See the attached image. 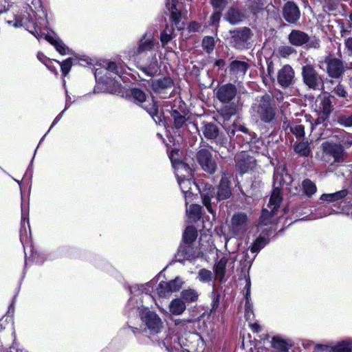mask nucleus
I'll return each mask as SVG.
<instances>
[{"label":"nucleus","mask_w":352,"mask_h":352,"mask_svg":"<svg viewBox=\"0 0 352 352\" xmlns=\"http://www.w3.org/2000/svg\"><path fill=\"white\" fill-rule=\"evenodd\" d=\"M147 98L146 93L139 87H131L126 91V100L145 110L157 124L166 127L168 119L165 117L162 110L160 111L158 102L153 96H151L150 100Z\"/></svg>","instance_id":"1"},{"label":"nucleus","mask_w":352,"mask_h":352,"mask_svg":"<svg viewBox=\"0 0 352 352\" xmlns=\"http://www.w3.org/2000/svg\"><path fill=\"white\" fill-rule=\"evenodd\" d=\"M238 94L236 86L232 82L219 85L215 91L216 98L222 104L217 110L224 120H229L238 111V104L233 102Z\"/></svg>","instance_id":"2"},{"label":"nucleus","mask_w":352,"mask_h":352,"mask_svg":"<svg viewBox=\"0 0 352 352\" xmlns=\"http://www.w3.org/2000/svg\"><path fill=\"white\" fill-rule=\"evenodd\" d=\"M110 72L120 76V68L115 61H109L105 68L96 69L94 74L98 85L102 84L104 86V91L119 94L122 92V86L114 78L108 76Z\"/></svg>","instance_id":"3"},{"label":"nucleus","mask_w":352,"mask_h":352,"mask_svg":"<svg viewBox=\"0 0 352 352\" xmlns=\"http://www.w3.org/2000/svg\"><path fill=\"white\" fill-rule=\"evenodd\" d=\"M253 116L262 123L272 124L276 121V107L272 96L265 94L252 104Z\"/></svg>","instance_id":"4"},{"label":"nucleus","mask_w":352,"mask_h":352,"mask_svg":"<svg viewBox=\"0 0 352 352\" xmlns=\"http://www.w3.org/2000/svg\"><path fill=\"white\" fill-rule=\"evenodd\" d=\"M230 44L239 50H248L250 47V40L254 36L252 30L248 27L236 28L229 31Z\"/></svg>","instance_id":"5"},{"label":"nucleus","mask_w":352,"mask_h":352,"mask_svg":"<svg viewBox=\"0 0 352 352\" xmlns=\"http://www.w3.org/2000/svg\"><path fill=\"white\" fill-rule=\"evenodd\" d=\"M301 74L302 81L309 89L312 90H322L324 89L322 78L313 65L307 64L302 66Z\"/></svg>","instance_id":"6"},{"label":"nucleus","mask_w":352,"mask_h":352,"mask_svg":"<svg viewBox=\"0 0 352 352\" xmlns=\"http://www.w3.org/2000/svg\"><path fill=\"white\" fill-rule=\"evenodd\" d=\"M148 84L152 91L162 98H166L170 96L168 91L175 87L173 79L169 76H164L159 78H151Z\"/></svg>","instance_id":"7"},{"label":"nucleus","mask_w":352,"mask_h":352,"mask_svg":"<svg viewBox=\"0 0 352 352\" xmlns=\"http://www.w3.org/2000/svg\"><path fill=\"white\" fill-rule=\"evenodd\" d=\"M202 133L207 140H214L220 146L226 147L228 140L226 135L220 131L219 127L214 122H202Z\"/></svg>","instance_id":"8"},{"label":"nucleus","mask_w":352,"mask_h":352,"mask_svg":"<svg viewBox=\"0 0 352 352\" xmlns=\"http://www.w3.org/2000/svg\"><path fill=\"white\" fill-rule=\"evenodd\" d=\"M196 160L201 169L209 175H213L217 164L212 157V153L207 148H201L196 153Z\"/></svg>","instance_id":"9"},{"label":"nucleus","mask_w":352,"mask_h":352,"mask_svg":"<svg viewBox=\"0 0 352 352\" xmlns=\"http://www.w3.org/2000/svg\"><path fill=\"white\" fill-rule=\"evenodd\" d=\"M301 12L299 6L294 1H286L281 10V16L284 21L289 24L296 25L299 23Z\"/></svg>","instance_id":"10"},{"label":"nucleus","mask_w":352,"mask_h":352,"mask_svg":"<svg viewBox=\"0 0 352 352\" xmlns=\"http://www.w3.org/2000/svg\"><path fill=\"white\" fill-rule=\"evenodd\" d=\"M323 63L326 65V72L332 78H340L345 72L342 60L329 54L325 56Z\"/></svg>","instance_id":"11"},{"label":"nucleus","mask_w":352,"mask_h":352,"mask_svg":"<svg viewBox=\"0 0 352 352\" xmlns=\"http://www.w3.org/2000/svg\"><path fill=\"white\" fill-rule=\"evenodd\" d=\"M183 284L184 281L179 276L169 281L162 280L158 284L156 292L159 298H168L173 293L179 291Z\"/></svg>","instance_id":"12"},{"label":"nucleus","mask_w":352,"mask_h":352,"mask_svg":"<svg viewBox=\"0 0 352 352\" xmlns=\"http://www.w3.org/2000/svg\"><path fill=\"white\" fill-rule=\"evenodd\" d=\"M199 257V252L195 244L181 242L175 254V261L184 263L185 261H194Z\"/></svg>","instance_id":"13"},{"label":"nucleus","mask_w":352,"mask_h":352,"mask_svg":"<svg viewBox=\"0 0 352 352\" xmlns=\"http://www.w3.org/2000/svg\"><path fill=\"white\" fill-rule=\"evenodd\" d=\"M141 319L152 335L159 333L163 327L161 318L153 311L146 309V311L141 314Z\"/></svg>","instance_id":"14"},{"label":"nucleus","mask_w":352,"mask_h":352,"mask_svg":"<svg viewBox=\"0 0 352 352\" xmlns=\"http://www.w3.org/2000/svg\"><path fill=\"white\" fill-rule=\"evenodd\" d=\"M333 96L329 92H324L320 97V112L316 123L320 124L327 121L333 111Z\"/></svg>","instance_id":"15"},{"label":"nucleus","mask_w":352,"mask_h":352,"mask_svg":"<svg viewBox=\"0 0 352 352\" xmlns=\"http://www.w3.org/2000/svg\"><path fill=\"white\" fill-rule=\"evenodd\" d=\"M154 45L153 35L151 32H146L139 40L137 47L129 50V54L131 57H137L143 53L153 50Z\"/></svg>","instance_id":"16"},{"label":"nucleus","mask_w":352,"mask_h":352,"mask_svg":"<svg viewBox=\"0 0 352 352\" xmlns=\"http://www.w3.org/2000/svg\"><path fill=\"white\" fill-rule=\"evenodd\" d=\"M322 145L324 155L333 157V163H341L344 161L345 151L342 144L325 142Z\"/></svg>","instance_id":"17"},{"label":"nucleus","mask_w":352,"mask_h":352,"mask_svg":"<svg viewBox=\"0 0 352 352\" xmlns=\"http://www.w3.org/2000/svg\"><path fill=\"white\" fill-rule=\"evenodd\" d=\"M295 72L289 65H283L277 74V82L280 87L285 89L295 83Z\"/></svg>","instance_id":"18"},{"label":"nucleus","mask_w":352,"mask_h":352,"mask_svg":"<svg viewBox=\"0 0 352 352\" xmlns=\"http://www.w3.org/2000/svg\"><path fill=\"white\" fill-rule=\"evenodd\" d=\"M136 67L140 71L151 78L158 75L161 72L160 65L155 56L151 57L148 63L145 64L138 63Z\"/></svg>","instance_id":"19"},{"label":"nucleus","mask_w":352,"mask_h":352,"mask_svg":"<svg viewBox=\"0 0 352 352\" xmlns=\"http://www.w3.org/2000/svg\"><path fill=\"white\" fill-rule=\"evenodd\" d=\"M216 188L210 184H206L203 191L201 192V197L202 199V204L206 207L207 211L214 215L215 211L212 206V199H216Z\"/></svg>","instance_id":"20"},{"label":"nucleus","mask_w":352,"mask_h":352,"mask_svg":"<svg viewBox=\"0 0 352 352\" xmlns=\"http://www.w3.org/2000/svg\"><path fill=\"white\" fill-rule=\"evenodd\" d=\"M256 166V160L248 155L243 154L236 160V170L241 175L248 173Z\"/></svg>","instance_id":"21"},{"label":"nucleus","mask_w":352,"mask_h":352,"mask_svg":"<svg viewBox=\"0 0 352 352\" xmlns=\"http://www.w3.org/2000/svg\"><path fill=\"white\" fill-rule=\"evenodd\" d=\"M216 193L217 203L228 199L231 197L232 190L230 182L227 178L222 177L221 179L220 182L216 188Z\"/></svg>","instance_id":"22"},{"label":"nucleus","mask_w":352,"mask_h":352,"mask_svg":"<svg viewBox=\"0 0 352 352\" xmlns=\"http://www.w3.org/2000/svg\"><path fill=\"white\" fill-rule=\"evenodd\" d=\"M289 43L296 47L302 46L310 41L309 34L300 30H292L288 35Z\"/></svg>","instance_id":"23"},{"label":"nucleus","mask_w":352,"mask_h":352,"mask_svg":"<svg viewBox=\"0 0 352 352\" xmlns=\"http://www.w3.org/2000/svg\"><path fill=\"white\" fill-rule=\"evenodd\" d=\"M173 167L175 170L177 178L194 177L195 168L184 161L177 162Z\"/></svg>","instance_id":"24"},{"label":"nucleus","mask_w":352,"mask_h":352,"mask_svg":"<svg viewBox=\"0 0 352 352\" xmlns=\"http://www.w3.org/2000/svg\"><path fill=\"white\" fill-rule=\"evenodd\" d=\"M228 67L229 72L232 75H245L250 65L245 61L234 60L230 62Z\"/></svg>","instance_id":"25"},{"label":"nucleus","mask_w":352,"mask_h":352,"mask_svg":"<svg viewBox=\"0 0 352 352\" xmlns=\"http://www.w3.org/2000/svg\"><path fill=\"white\" fill-rule=\"evenodd\" d=\"M169 112L173 120L172 129L177 131L179 130L187 121L186 115H182L177 109H175L174 107H171Z\"/></svg>","instance_id":"26"},{"label":"nucleus","mask_w":352,"mask_h":352,"mask_svg":"<svg viewBox=\"0 0 352 352\" xmlns=\"http://www.w3.org/2000/svg\"><path fill=\"white\" fill-rule=\"evenodd\" d=\"M244 16L243 13L239 9L230 8L226 12V19L231 25H236L241 22Z\"/></svg>","instance_id":"27"},{"label":"nucleus","mask_w":352,"mask_h":352,"mask_svg":"<svg viewBox=\"0 0 352 352\" xmlns=\"http://www.w3.org/2000/svg\"><path fill=\"white\" fill-rule=\"evenodd\" d=\"M168 308L172 315L179 316L185 311L186 305H185V302L182 299L175 298L170 301Z\"/></svg>","instance_id":"28"},{"label":"nucleus","mask_w":352,"mask_h":352,"mask_svg":"<svg viewBox=\"0 0 352 352\" xmlns=\"http://www.w3.org/2000/svg\"><path fill=\"white\" fill-rule=\"evenodd\" d=\"M198 233L194 226H188L183 232L182 241L185 244H195Z\"/></svg>","instance_id":"29"},{"label":"nucleus","mask_w":352,"mask_h":352,"mask_svg":"<svg viewBox=\"0 0 352 352\" xmlns=\"http://www.w3.org/2000/svg\"><path fill=\"white\" fill-rule=\"evenodd\" d=\"M347 195L348 190L343 189L333 193H324L320 196V199L327 203H332L344 199Z\"/></svg>","instance_id":"30"},{"label":"nucleus","mask_w":352,"mask_h":352,"mask_svg":"<svg viewBox=\"0 0 352 352\" xmlns=\"http://www.w3.org/2000/svg\"><path fill=\"white\" fill-rule=\"evenodd\" d=\"M227 263L228 258L225 256H223L214 265V272L217 277L219 279L220 282H222L225 278Z\"/></svg>","instance_id":"31"},{"label":"nucleus","mask_w":352,"mask_h":352,"mask_svg":"<svg viewBox=\"0 0 352 352\" xmlns=\"http://www.w3.org/2000/svg\"><path fill=\"white\" fill-rule=\"evenodd\" d=\"M179 187L185 197L190 196L192 192V185H196L194 177L177 178Z\"/></svg>","instance_id":"32"},{"label":"nucleus","mask_w":352,"mask_h":352,"mask_svg":"<svg viewBox=\"0 0 352 352\" xmlns=\"http://www.w3.org/2000/svg\"><path fill=\"white\" fill-rule=\"evenodd\" d=\"M177 0H171L170 3H168V8L170 12V19L176 26L180 23L182 19V12L177 8Z\"/></svg>","instance_id":"33"},{"label":"nucleus","mask_w":352,"mask_h":352,"mask_svg":"<svg viewBox=\"0 0 352 352\" xmlns=\"http://www.w3.org/2000/svg\"><path fill=\"white\" fill-rule=\"evenodd\" d=\"M294 152L300 157H307L311 153V150L308 141H300L295 143L294 146Z\"/></svg>","instance_id":"34"},{"label":"nucleus","mask_w":352,"mask_h":352,"mask_svg":"<svg viewBox=\"0 0 352 352\" xmlns=\"http://www.w3.org/2000/svg\"><path fill=\"white\" fill-rule=\"evenodd\" d=\"M248 221L247 214L244 212L235 213L231 219V225L234 230H239Z\"/></svg>","instance_id":"35"},{"label":"nucleus","mask_w":352,"mask_h":352,"mask_svg":"<svg viewBox=\"0 0 352 352\" xmlns=\"http://www.w3.org/2000/svg\"><path fill=\"white\" fill-rule=\"evenodd\" d=\"M198 298V292L194 289L188 288L182 291L179 298L182 299L186 305L197 302Z\"/></svg>","instance_id":"36"},{"label":"nucleus","mask_w":352,"mask_h":352,"mask_svg":"<svg viewBox=\"0 0 352 352\" xmlns=\"http://www.w3.org/2000/svg\"><path fill=\"white\" fill-rule=\"evenodd\" d=\"M283 200V197L280 193V190L278 188H275L273 189L272 193L270 198L268 207L272 208L274 210L278 211L280 208V205Z\"/></svg>","instance_id":"37"},{"label":"nucleus","mask_w":352,"mask_h":352,"mask_svg":"<svg viewBox=\"0 0 352 352\" xmlns=\"http://www.w3.org/2000/svg\"><path fill=\"white\" fill-rule=\"evenodd\" d=\"M301 186L304 195L309 198H311L317 191L316 184L308 178L302 180Z\"/></svg>","instance_id":"38"},{"label":"nucleus","mask_w":352,"mask_h":352,"mask_svg":"<svg viewBox=\"0 0 352 352\" xmlns=\"http://www.w3.org/2000/svg\"><path fill=\"white\" fill-rule=\"evenodd\" d=\"M271 346L272 348L281 352H288L289 349V346L287 342L283 339L280 336H275L272 337Z\"/></svg>","instance_id":"39"},{"label":"nucleus","mask_w":352,"mask_h":352,"mask_svg":"<svg viewBox=\"0 0 352 352\" xmlns=\"http://www.w3.org/2000/svg\"><path fill=\"white\" fill-rule=\"evenodd\" d=\"M265 0H250L249 11L254 16L263 12L265 8Z\"/></svg>","instance_id":"40"},{"label":"nucleus","mask_w":352,"mask_h":352,"mask_svg":"<svg viewBox=\"0 0 352 352\" xmlns=\"http://www.w3.org/2000/svg\"><path fill=\"white\" fill-rule=\"evenodd\" d=\"M216 45V41L212 36H204L201 41V47L208 54H211Z\"/></svg>","instance_id":"41"},{"label":"nucleus","mask_w":352,"mask_h":352,"mask_svg":"<svg viewBox=\"0 0 352 352\" xmlns=\"http://www.w3.org/2000/svg\"><path fill=\"white\" fill-rule=\"evenodd\" d=\"M37 58L51 72L54 73L55 75L58 74V70L53 63L54 60L49 58L42 52H38Z\"/></svg>","instance_id":"42"},{"label":"nucleus","mask_w":352,"mask_h":352,"mask_svg":"<svg viewBox=\"0 0 352 352\" xmlns=\"http://www.w3.org/2000/svg\"><path fill=\"white\" fill-rule=\"evenodd\" d=\"M174 28L166 25L165 29L161 32L160 41L162 46L167 45L173 38Z\"/></svg>","instance_id":"43"},{"label":"nucleus","mask_w":352,"mask_h":352,"mask_svg":"<svg viewBox=\"0 0 352 352\" xmlns=\"http://www.w3.org/2000/svg\"><path fill=\"white\" fill-rule=\"evenodd\" d=\"M212 12L208 20V25L217 29L219 26L221 18L222 16V11L223 9L217 8Z\"/></svg>","instance_id":"44"},{"label":"nucleus","mask_w":352,"mask_h":352,"mask_svg":"<svg viewBox=\"0 0 352 352\" xmlns=\"http://www.w3.org/2000/svg\"><path fill=\"white\" fill-rule=\"evenodd\" d=\"M277 211L274 210L272 208H271V210L263 208L261 210V214L259 219V221L263 225H267L270 223L272 218L276 214Z\"/></svg>","instance_id":"45"},{"label":"nucleus","mask_w":352,"mask_h":352,"mask_svg":"<svg viewBox=\"0 0 352 352\" xmlns=\"http://www.w3.org/2000/svg\"><path fill=\"white\" fill-rule=\"evenodd\" d=\"M54 62L60 65L62 76L63 77H65L69 74L73 65V58L71 57L66 58L62 62H60L57 60H54Z\"/></svg>","instance_id":"46"},{"label":"nucleus","mask_w":352,"mask_h":352,"mask_svg":"<svg viewBox=\"0 0 352 352\" xmlns=\"http://www.w3.org/2000/svg\"><path fill=\"white\" fill-rule=\"evenodd\" d=\"M288 128L289 129L290 132L293 133L296 138H301L305 137V126L302 124H289L287 129Z\"/></svg>","instance_id":"47"},{"label":"nucleus","mask_w":352,"mask_h":352,"mask_svg":"<svg viewBox=\"0 0 352 352\" xmlns=\"http://www.w3.org/2000/svg\"><path fill=\"white\" fill-rule=\"evenodd\" d=\"M333 352H352V341H342L332 348Z\"/></svg>","instance_id":"48"},{"label":"nucleus","mask_w":352,"mask_h":352,"mask_svg":"<svg viewBox=\"0 0 352 352\" xmlns=\"http://www.w3.org/2000/svg\"><path fill=\"white\" fill-rule=\"evenodd\" d=\"M267 243V239L264 236H259L256 239L250 247V251L252 253L259 252Z\"/></svg>","instance_id":"49"},{"label":"nucleus","mask_w":352,"mask_h":352,"mask_svg":"<svg viewBox=\"0 0 352 352\" xmlns=\"http://www.w3.org/2000/svg\"><path fill=\"white\" fill-rule=\"evenodd\" d=\"M21 221L25 222V220L29 221V204L27 202L23 196L21 195Z\"/></svg>","instance_id":"50"},{"label":"nucleus","mask_w":352,"mask_h":352,"mask_svg":"<svg viewBox=\"0 0 352 352\" xmlns=\"http://www.w3.org/2000/svg\"><path fill=\"white\" fill-rule=\"evenodd\" d=\"M168 155L172 166L176 164L177 162L182 161L181 160V151L179 148H172L171 151L168 152Z\"/></svg>","instance_id":"51"},{"label":"nucleus","mask_w":352,"mask_h":352,"mask_svg":"<svg viewBox=\"0 0 352 352\" xmlns=\"http://www.w3.org/2000/svg\"><path fill=\"white\" fill-rule=\"evenodd\" d=\"M28 21V19L26 18V17H22L21 16H17L14 17V21H8V23H10V24L13 23L12 25L15 28H19V27H25V28H26L27 26H29L31 28L32 23H31V22H29L30 25H28L26 24V22Z\"/></svg>","instance_id":"52"},{"label":"nucleus","mask_w":352,"mask_h":352,"mask_svg":"<svg viewBox=\"0 0 352 352\" xmlns=\"http://www.w3.org/2000/svg\"><path fill=\"white\" fill-rule=\"evenodd\" d=\"M198 278L204 283L209 282L212 280V272L205 268L201 269L198 272Z\"/></svg>","instance_id":"53"},{"label":"nucleus","mask_w":352,"mask_h":352,"mask_svg":"<svg viewBox=\"0 0 352 352\" xmlns=\"http://www.w3.org/2000/svg\"><path fill=\"white\" fill-rule=\"evenodd\" d=\"M54 47L60 55H65L69 54V47H67L63 41L60 38H58V41L54 44Z\"/></svg>","instance_id":"54"},{"label":"nucleus","mask_w":352,"mask_h":352,"mask_svg":"<svg viewBox=\"0 0 352 352\" xmlns=\"http://www.w3.org/2000/svg\"><path fill=\"white\" fill-rule=\"evenodd\" d=\"M190 215L194 219H199L201 217V206L198 204H192L190 206Z\"/></svg>","instance_id":"55"},{"label":"nucleus","mask_w":352,"mask_h":352,"mask_svg":"<svg viewBox=\"0 0 352 352\" xmlns=\"http://www.w3.org/2000/svg\"><path fill=\"white\" fill-rule=\"evenodd\" d=\"M266 64H267V76H269L270 80L274 82L275 80L274 77L275 68H274V63L271 57L266 58Z\"/></svg>","instance_id":"56"},{"label":"nucleus","mask_w":352,"mask_h":352,"mask_svg":"<svg viewBox=\"0 0 352 352\" xmlns=\"http://www.w3.org/2000/svg\"><path fill=\"white\" fill-rule=\"evenodd\" d=\"M332 92H333L337 96L346 98L347 96V92L345 89V87L344 85L339 82L333 89Z\"/></svg>","instance_id":"57"},{"label":"nucleus","mask_w":352,"mask_h":352,"mask_svg":"<svg viewBox=\"0 0 352 352\" xmlns=\"http://www.w3.org/2000/svg\"><path fill=\"white\" fill-rule=\"evenodd\" d=\"M278 54L283 58H287L295 52V50L288 45L280 46L278 48Z\"/></svg>","instance_id":"58"},{"label":"nucleus","mask_w":352,"mask_h":352,"mask_svg":"<svg viewBox=\"0 0 352 352\" xmlns=\"http://www.w3.org/2000/svg\"><path fill=\"white\" fill-rule=\"evenodd\" d=\"M337 122L341 126L351 127L352 126V114L349 116L342 115L338 118Z\"/></svg>","instance_id":"59"},{"label":"nucleus","mask_w":352,"mask_h":352,"mask_svg":"<svg viewBox=\"0 0 352 352\" xmlns=\"http://www.w3.org/2000/svg\"><path fill=\"white\" fill-rule=\"evenodd\" d=\"M25 29L38 39L41 38L44 35V33L41 32V28L38 27V25H36L35 23L32 24L31 29L29 26H27Z\"/></svg>","instance_id":"60"},{"label":"nucleus","mask_w":352,"mask_h":352,"mask_svg":"<svg viewBox=\"0 0 352 352\" xmlns=\"http://www.w3.org/2000/svg\"><path fill=\"white\" fill-rule=\"evenodd\" d=\"M220 302V294H215L213 296L212 303H211V309L210 311V314H214L216 312V310L219 307Z\"/></svg>","instance_id":"61"},{"label":"nucleus","mask_w":352,"mask_h":352,"mask_svg":"<svg viewBox=\"0 0 352 352\" xmlns=\"http://www.w3.org/2000/svg\"><path fill=\"white\" fill-rule=\"evenodd\" d=\"M210 3L213 9H224L228 3V0H210Z\"/></svg>","instance_id":"62"},{"label":"nucleus","mask_w":352,"mask_h":352,"mask_svg":"<svg viewBox=\"0 0 352 352\" xmlns=\"http://www.w3.org/2000/svg\"><path fill=\"white\" fill-rule=\"evenodd\" d=\"M249 294H250V293H249V291L248 290L245 294L246 303H245V318H246V320H248V318H250V316L252 314H253L252 307L250 305L249 300H248Z\"/></svg>","instance_id":"63"},{"label":"nucleus","mask_w":352,"mask_h":352,"mask_svg":"<svg viewBox=\"0 0 352 352\" xmlns=\"http://www.w3.org/2000/svg\"><path fill=\"white\" fill-rule=\"evenodd\" d=\"M344 44L345 53L348 56H352V37L345 38Z\"/></svg>","instance_id":"64"}]
</instances>
